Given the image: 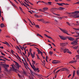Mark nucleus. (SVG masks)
<instances>
[{
	"label": "nucleus",
	"mask_w": 79,
	"mask_h": 79,
	"mask_svg": "<svg viewBox=\"0 0 79 79\" xmlns=\"http://www.w3.org/2000/svg\"><path fill=\"white\" fill-rule=\"evenodd\" d=\"M2 66L5 69V71L8 72V68H9V65L8 64H0V67L1 68V70H2Z\"/></svg>",
	"instance_id": "1"
},
{
	"label": "nucleus",
	"mask_w": 79,
	"mask_h": 79,
	"mask_svg": "<svg viewBox=\"0 0 79 79\" xmlns=\"http://www.w3.org/2000/svg\"><path fill=\"white\" fill-rule=\"evenodd\" d=\"M57 4L58 5H59L60 6H63V5H69V4L67 3H57Z\"/></svg>",
	"instance_id": "2"
},
{
	"label": "nucleus",
	"mask_w": 79,
	"mask_h": 79,
	"mask_svg": "<svg viewBox=\"0 0 79 79\" xmlns=\"http://www.w3.org/2000/svg\"><path fill=\"white\" fill-rule=\"evenodd\" d=\"M33 69L34 70V71H35V72H38V73H39V71H40V70H39V69L36 67L33 68Z\"/></svg>",
	"instance_id": "3"
},
{
	"label": "nucleus",
	"mask_w": 79,
	"mask_h": 79,
	"mask_svg": "<svg viewBox=\"0 0 79 79\" xmlns=\"http://www.w3.org/2000/svg\"><path fill=\"white\" fill-rule=\"evenodd\" d=\"M59 36L62 40H66V38L64 37L63 36H60V35H59Z\"/></svg>",
	"instance_id": "4"
},
{
	"label": "nucleus",
	"mask_w": 79,
	"mask_h": 79,
	"mask_svg": "<svg viewBox=\"0 0 79 79\" xmlns=\"http://www.w3.org/2000/svg\"><path fill=\"white\" fill-rule=\"evenodd\" d=\"M44 36H46V37H48V38H49V39H51L53 41H54V40H53V38H52L51 37H50V36H48L47 34H44Z\"/></svg>",
	"instance_id": "5"
},
{
	"label": "nucleus",
	"mask_w": 79,
	"mask_h": 79,
	"mask_svg": "<svg viewBox=\"0 0 79 79\" xmlns=\"http://www.w3.org/2000/svg\"><path fill=\"white\" fill-rule=\"evenodd\" d=\"M61 31H62V32H63L64 33H65V34H68V35H69V34L67 33V31L64 30H63L62 29H60Z\"/></svg>",
	"instance_id": "6"
},
{
	"label": "nucleus",
	"mask_w": 79,
	"mask_h": 79,
	"mask_svg": "<svg viewBox=\"0 0 79 79\" xmlns=\"http://www.w3.org/2000/svg\"><path fill=\"white\" fill-rule=\"evenodd\" d=\"M67 38L69 39V40L73 41L74 40V38L71 37H67Z\"/></svg>",
	"instance_id": "7"
},
{
	"label": "nucleus",
	"mask_w": 79,
	"mask_h": 79,
	"mask_svg": "<svg viewBox=\"0 0 79 79\" xmlns=\"http://www.w3.org/2000/svg\"><path fill=\"white\" fill-rule=\"evenodd\" d=\"M72 44H75V45H77V40H75V41H73L72 43Z\"/></svg>",
	"instance_id": "8"
},
{
	"label": "nucleus",
	"mask_w": 79,
	"mask_h": 79,
	"mask_svg": "<svg viewBox=\"0 0 79 79\" xmlns=\"http://www.w3.org/2000/svg\"><path fill=\"white\" fill-rule=\"evenodd\" d=\"M61 70V71H68V69L66 68H63L62 69H60Z\"/></svg>",
	"instance_id": "9"
},
{
	"label": "nucleus",
	"mask_w": 79,
	"mask_h": 79,
	"mask_svg": "<svg viewBox=\"0 0 79 79\" xmlns=\"http://www.w3.org/2000/svg\"><path fill=\"white\" fill-rule=\"evenodd\" d=\"M67 51H69V49L67 48H65L64 50V52L65 53L66 52H67Z\"/></svg>",
	"instance_id": "10"
},
{
	"label": "nucleus",
	"mask_w": 79,
	"mask_h": 79,
	"mask_svg": "<svg viewBox=\"0 0 79 79\" xmlns=\"http://www.w3.org/2000/svg\"><path fill=\"white\" fill-rule=\"evenodd\" d=\"M51 3H52V2H48V3H45V5H52Z\"/></svg>",
	"instance_id": "11"
},
{
	"label": "nucleus",
	"mask_w": 79,
	"mask_h": 79,
	"mask_svg": "<svg viewBox=\"0 0 79 79\" xmlns=\"http://www.w3.org/2000/svg\"><path fill=\"white\" fill-rule=\"evenodd\" d=\"M11 66L12 67V69H13V71H16V69H15L14 66H13V65H11Z\"/></svg>",
	"instance_id": "12"
},
{
	"label": "nucleus",
	"mask_w": 79,
	"mask_h": 79,
	"mask_svg": "<svg viewBox=\"0 0 79 79\" xmlns=\"http://www.w3.org/2000/svg\"><path fill=\"white\" fill-rule=\"evenodd\" d=\"M15 65L17 66L18 68H19L20 67V65H19V64L16 62H15Z\"/></svg>",
	"instance_id": "13"
},
{
	"label": "nucleus",
	"mask_w": 79,
	"mask_h": 79,
	"mask_svg": "<svg viewBox=\"0 0 79 79\" xmlns=\"http://www.w3.org/2000/svg\"><path fill=\"white\" fill-rule=\"evenodd\" d=\"M77 52L78 53V54H79V49H78V50H77ZM76 57L77 58H79V55H76Z\"/></svg>",
	"instance_id": "14"
},
{
	"label": "nucleus",
	"mask_w": 79,
	"mask_h": 79,
	"mask_svg": "<svg viewBox=\"0 0 79 79\" xmlns=\"http://www.w3.org/2000/svg\"><path fill=\"white\" fill-rule=\"evenodd\" d=\"M65 45H66V43H62L60 44V45L62 47H64V46H65Z\"/></svg>",
	"instance_id": "15"
},
{
	"label": "nucleus",
	"mask_w": 79,
	"mask_h": 79,
	"mask_svg": "<svg viewBox=\"0 0 79 79\" xmlns=\"http://www.w3.org/2000/svg\"><path fill=\"white\" fill-rule=\"evenodd\" d=\"M75 73H76V70H74L73 72V76L72 77V78L74 77V76H75Z\"/></svg>",
	"instance_id": "16"
},
{
	"label": "nucleus",
	"mask_w": 79,
	"mask_h": 79,
	"mask_svg": "<svg viewBox=\"0 0 79 79\" xmlns=\"http://www.w3.org/2000/svg\"><path fill=\"white\" fill-rule=\"evenodd\" d=\"M77 62V60H72L70 62V63H76Z\"/></svg>",
	"instance_id": "17"
},
{
	"label": "nucleus",
	"mask_w": 79,
	"mask_h": 79,
	"mask_svg": "<svg viewBox=\"0 0 79 79\" xmlns=\"http://www.w3.org/2000/svg\"><path fill=\"white\" fill-rule=\"evenodd\" d=\"M37 36H39V37H40L41 38H43L42 36L39 33H38L37 35Z\"/></svg>",
	"instance_id": "18"
},
{
	"label": "nucleus",
	"mask_w": 79,
	"mask_h": 79,
	"mask_svg": "<svg viewBox=\"0 0 79 79\" xmlns=\"http://www.w3.org/2000/svg\"><path fill=\"white\" fill-rule=\"evenodd\" d=\"M43 11H46V10H48V8L47 7H44V8H43Z\"/></svg>",
	"instance_id": "19"
},
{
	"label": "nucleus",
	"mask_w": 79,
	"mask_h": 79,
	"mask_svg": "<svg viewBox=\"0 0 79 79\" xmlns=\"http://www.w3.org/2000/svg\"><path fill=\"white\" fill-rule=\"evenodd\" d=\"M9 2H10V3H11V4L12 5H13V6H15V4H14V3H13L12 2H11V1L9 0Z\"/></svg>",
	"instance_id": "20"
},
{
	"label": "nucleus",
	"mask_w": 79,
	"mask_h": 79,
	"mask_svg": "<svg viewBox=\"0 0 79 79\" xmlns=\"http://www.w3.org/2000/svg\"><path fill=\"white\" fill-rule=\"evenodd\" d=\"M64 8H63L62 7H60L58 8V10H63Z\"/></svg>",
	"instance_id": "21"
},
{
	"label": "nucleus",
	"mask_w": 79,
	"mask_h": 79,
	"mask_svg": "<svg viewBox=\"0 0 79 79\" xmlns=\"http://www.w3.org/2000/svg\"><path fill=\"white\" fill-rule=\"evenodd\" d=\"M37 2V4H38V3H42V2L43 3H45V2H44V1H36Z\"/></svg>",
	"instance_id": "22"
},
{
	"label": "nucleus",
	"mask_w": 79,
	"mask_h": 79,
	"mask_svg": "<svg viewBox=\"0 0 79 79\" xmlns=\"http://www.w3.org/2000/svg\"><path fill=\"white\" fill-rule=\"evenodd\" d=\"M3 43H4V44H6L7 45H9V44L6 41H5V42H3Z\"/></svg>",
	"instance_id": "23"
},
{
	"label": "nucleus",
	"mask_w": 79,
	"mask_h": 79,
	"mask_svg": "<svg viewBox=\"0 0 79 79\" xmlns=\"http://www.w3.org/2000/svg\"><path fill=\"white\" fill-rule=\"evenodd\" d=\"M52 63H53V64H57V63H58V62H55L54 61H53L52 62Z\"/></svg>",
	"instance_id": "24"
},
{
	"label": "nucleus",
	"mask_w": 79,
	"mask_h": 79,
	"mask_svg": "<svg viewBox=\"0 0 79 79\" xmlns=\"http://www.w3.org/2000/svg\"><path fill=\"white\" fill-rule=\"evenodd\" d=\"M31 55L32 58H34L35 55H33L32 53H31Z\"/></svg>",
	"instance_id": "25"
},
{
	"label": "nucleus",
	"mask_w": 79,
	"mask_h": 79,
	"mask_svg": "<svg viewBox=\"0 0 79 79\" xmlns=\"http://www.w3.org/2000/svg\"><path fill=\"white\" fill-rule=\"evenodd\" d=\"M3 26H5L3 23H1L0 25V27L2 28L3 27Z\"/></svg>",
	"instance_id": "26"
},
{
	"label": "nucleus",
	"mask_w": 79,
	"mask_h": 79,
	"mask_svg": "<svg viewBox=\"0 0 79 79\" xmlns=\"http://www.w3.org/2000/svg\"><path fill=\"white\" fill-rule=\"evenodd\" d=\"M48 58V56H46V61H47V62H48V60H47V59Z\"/></svg>",
	"instance_id": "27"
},
{
	"label": "nucleus",
	"mask_w": 79,
	"mask_h": 79,
	"mask_svg": "<svg viewBox=\"0 0 79 79\" xmlns=\"http://www.w3.org/2000/svg\"><path fill=\"white\" fill-rule=\"evenodd\" d=\"M43 23L44 24H48V23H49V22H45V21H44Z\"/></svg>",
	"instance_id": "28"
},
{
	"label": "nucleus",
	"mask_w": 79,
	"mask_h": 79,
	"mask_svg": "<svg viewBox=\"0 0 79 79\" xmlns=\"http://www.w3.org/2000/svg\"><path fill=\"white\" fill-rule=\"evenodd\" d=\"M75 13H79V11H76L74 12Z\"/></svg>",
	"instance_id": "29"
},
{
	"label": "nucleus",
	"mask_w": 79,
	"mask_h": 79,
	"mask_svg": "<svg viewBox=\"0 0 79 79\" xmlns=\"http://www.w3.org/2000/svg\"><path fill=\"white\" fill-rule=\"evenodd\" d=\"M77 48H78V46H77L74 48V49H77Z\"/></svg>",
	"instance_id": "30"
},
{
	"label": "nucleus",
	"mask_w": 79,
	"mask_h": 79,
	"mask_svg": "<svg viewBox=\"0 0 79 79\" xmlns=\"http://www.w3.org/2000/svg\"><path fill=\"white\" fill-rule=\"evenodd\" d=\"M35 17H36V18H39V16H38V15H37L36 14L35 15Z\"/></svg>",
	"instance_id": "31"
},
{
	"label": "nucleus",
	"mask_w": 79,
	"mask_h": 79,
	"mask_svg": "<svg viewBox=\"0 0 79 79\" xmlns=\"http://www.w3.org/2000/svg\"><path fill=\"white\" fill-rule=\"evenodd\" d=\"M37 20L38 21H42V20H43V19H37Z\"/></svg>",
	"instance_id": "32"
},
{
	"label": "nucleus",
	"mask_w": 79,
	"mask_h": 79,
	"mask_svg": "<svg viewBox=\"0 0 79 79\" xmlns=\"http://www.w3.org/2000/svg\"><path fill=\"white\" fill-rule=\"evenodd\" d=\"M49 54H50V55H52V54H53V52L50 51L49 52Z\"/></svg>",
	"instance_id": "33"
},
{
	"label": "nucleus",
	"mask_w": 79,
	"mask_h": 79,
	"mask_svg": "<svg viewBox=\"0 0 79 79\" xmlns=\"http://www.w3.org/2000/svg\"><path fill=\"white\" fill-rule=\"evenodd\" d=\"M25 1L26 2H27V3H29V1L28 0H27V1L25 0Z\"/></svg>",
	"instance_id": "34"
},
{
	"label": "nucleus",
	"mask_w": 79,
	"mask_h": 79,
	"mask_svg": "<svg viewBox=\"0 0 79 79\" xmlns=\"http://www.w3.org/2000/svg\"><path fill=\"white\" fill-rule=\"evenodd\" d=\"M30 72L31 73V74H33V72H32V70H31V69H30Z\"/></svg>",
	"instance_id": "35"
},
{
	"label": "nucleus",
	"mask_w": 79,
	"mask_h": 79,
	"mask_svg": "<svg viewBox=\"0 0 79 79\" xmlns=\"http://www.w3.org/2000/svg\"><path fill=\"white\" fill-rule=\"evenodd\" d=\"M1 54L2 55H3V56H5V55L2 52H1Z\"/></svg>",
	"instance_id": "36"
},
{
	"label": "nucleus",
	"mask_w": 79,
	"mask_h": 79,
	"mask_svg": "<svg viewBox=\"0 0 79 79\" xmlns=\"http://www.w3.org/2000/svg\"><path fill=\"white\" fill-rule=\"evenodd\" d=\"M54 14L55 15H56V16H60V15H59V14H56L55 13H54Z\"/></svg>",
	"instance_id": "37"
},
{
	"label": "nucleus",
	"mask_w": 79,
	"mask_h": 79,
	"mask_svg": "<svg viewBox=\"0 0 79 79\" xmlns=\"http://www.w3.org/2000/svg\"><path fill=\"white\" fill-rule=\"evenodd\" d=\"M37 52H38V54H39V53H40V51L38 49V51H37Z\"/></svg>",
	"instance_id": "38"
},
{
	"label": "nucleus",
	"mask_w": 79,
	"mask_h": 79,
	"mask_svg": "<svg viewBox=\"0 0 79 79\" xmlns=\"http://www.w3.org/2000/svg\"><path fill=\"white\" fill-rule=\"evenodd\" d=\"M23 4V5H24V6H26V7L27 8V6H26V5H25V4H24V3H22Z\"/></svg>",
	"instance_id": "39"
},
{
	"label": "nucleus",
	"mask_w": 79,
	"mask_h": 79,
	"mask_svg": "<svg viewBox=\"0 0 79 79\" xmlns=\"http://www.w3.org/2000/svg\"><path fill=\"white\" fill-rule=\"evenodd\" d=\"M66 24H68V25H69V26H71V25H70V23H69V22H66Z\"/></svg>",
	"instance_id": "40"
},
{
	"label": "nucleus",
	"mask_w": 79,
	"mask_h": 79,
	"mask_svg": "<svg viewBox=\"0 0 79 79\" xmlns=\"http://www.w3.org/2000/svg\"><path fill=\"white\" fill-rule=\"evenodd\" d=\"M32 64L33 67V68H35V66H34V64L33 63H32Z\"/></svg>",
	"instance_id": "41"
},
{
	"label": "nucleus",
	"mask_w": 79,
	"mask_h": 79,
	"mask_svg": "<svg viewBox=\"0 0 79 79\" xmlns=\"http://www.w3.org/2000/svg\"><path fill=\"white\" fill-rule=\"evenodd\" d=\"M19 9L20 10H21V11H23V10H22V8H21V7H19Z\"/></svg>",
	"instance_id": "42"
},
{
	"label": "nucleus",
	"mask_w": 79,
	"mask_h": 79,
	"mask_svg": "<svg viewBox=\"0 0 79 79\" xmlns=\"http://www.w3.org/2000/svg\"><path fill=\"white\" fill-rule=\"evenodd\" d=\"M60 71H61V69H60V70H58L57 71H56V73H58V72H59Z\"/></svg>",
	"instance_id": "43"
},
{
	"label": "nucleus",
	"mask_w": 79,
	"mask_h": 79,
	"mask_svg": "<svg viewBox=\"0 0 79 79\" xmlns=\"http://www.w3.org/2000/svg\"><path fill=\"white\" fill-rule=\"evenodd\" d=\"M36 56L37 57V59L38 60H40V58H39V56H38V55H36Z\"/></svg>",
	"instance_id": "44"
},
{
	"label": "nucleus",
	"mask_w": 79,
	"mask_h": 79,
	"mask_svg": "<svg viewBox=\"0 0 79 79\" xmlns=\"http://www.w3.org/2000/svg\"><path fill=\"white\" fill-rule=\"evenodd\" d=\"M69 51L67 52V53H69V54H71V52L69 51Z\"/></svg>",
	"instance_id": "45"
},
{
	"label": "nucleus",
	"mask_w": 79,
	"mask_h": 79,
	"mask_svg": "<svg viewBox=\"0 0 79 79\" xmlns=\"http://www.w3.org/2000/svg\"><path fill=\"white\" fill-rule=\"evenodd\" d=\"M75 30L76 31H79V28H75Z\"/></svg>",
	"instance_id": "46"
},
{
	"label": "nucleus",
	"mask_w": 79,
	"mask_h": 79,
	"mask_svg": "<svg viewBox=\"0 0 79 79\" xmlns=\"http://www.w3.org/2000/svg\"><path fill=\"white\" fill-rule=\"evenodd\" d=\"M40 11H42V12H44V10H42V9H40L39 10Z\"/></svg>",
	"instance_id": "47"
},
{
	"label": "nucleus",
	"mask_w": 79,
	"mask_h": 79,
	"mask_svg": "<svg viewBox=\"0 0 79 79\" xmlns=\"http://www.w3.org/2000/svg\"><path fill=\"white\" fill-rule=\"evenodd\" d=\"M77 75H79V72L78 71L77 72Z\"/></svg>",
	"instance_id": "48"
},
{
	"label": "nucleus",
	"mask_w": 79,
	"mask_h": 79,
	"mask_svg": "<svg viewBox=\"0 0 79 79\" xmlns=\"http://www.w3.org/2000/svg\"><path fill=\"white\" fill-rule=\"evenodd\" d=\"M18 76L19 77H20V78L21 75L20 74H18Z\"/></svg>",
	"instance_id": "49"
},
{
	"label": "nucleus",
	"mask_w": 79,
	"mask_h": 79,
	"mask_svg": "<svg viewBox=\"0 0 79 79\" xmlns=\"http://www.w3.org/2000/svg\"><path fill=\"white\" fill-rule=\"evenodd\" d=\"M52 45H54V47H56V45H55V44H54V43H52Z\"/></svg>",
	"instance_id": "50"
},
{
	"label": "nucleus",
	"mask_w": 79,
	"mask_h": 79,
	"mask_svg": "<svg viewBox=\"0 0 79 79\" xmlns=\"http://www.w3.org/2000/svg\"><path fill=\"white\" fill-rule=\"evenodd\" d=\"M3 58V59H5V60H8L6 58H3V57H2Z\"/></svg>",
	"instance_id": "51"
},
{
	"label": "nucleus",
	"mask_w": 79,
	"mask_h": 79,
	"mask_svg": "<svg viewBox=\"0 0 79 79\" xmlns=\"http://www.w3.org/2000/svg\"><path fill=\"white\" fill-rule=\"evenodd\" d=\"M75 4H79V1L75 3Z\"/></svg>",
	"instance_id": "52"
},
{
	"label": "nucleus",
	"mask_w": 79,
	"mask_h": 79,
	"mask_svg": "<svg viewBox=\"0 0 79 79\" xmlns=\"http://www.w3.org/2000/svg\"><path fill=\"white\" fill-rule=\"evenodd\" d=\"M36 27L39 28V25H37L36 26Z\"/></svg>",
	"instance_id": "53"
},
{
	"label": "nucleus",
	"mask_w": 79,
	"mask_h": 79,
	"mask_svg": "<svg viewBox=\"0 0 79 79\" xmlns=\"http://www.w3.org/2000/svg\"><path fill=\"white\" fill-rule=\"evenodd\" d=\"M76 32V33L77 34H79V31H75Z\"/></svg>",
	"instance_id": "54"
},
{
	"label": "nucleus",
	"mask_w": 79,
	"mask_h": 79,
	"mask_svg": "<svg viewBox=\"0 0 79 79\" xmlns=\"http://www.w3.org/2000/svg\"><path fill=\"white\" fill-rule=\"evenodd\" d=\"M17 48H18V49H19V50H20V48H19V47L18 46H16Z\"/></svg>",
	"instance_id": "55"
},
{
	"label": "nucleus",
	"mask_w": 79,
	"mask_h": 79,
	"mask_svg": "<svg viewBox=\"0 0 79 79\" xmlns=\"http://www.w3.org/2000/svg\"><path fill=\"white\" fill-rule=\"evenodd\" d=\"M43 64H45V60H44L43 61Z\"/></svg>",
	"instance_id": "56"
},
{
	"label": "nucleus",
	"mask_w": 79,
	"mask_h": 79,
	"mask_svg": "<svg viewBox=\"0 0 79 79\" xmlns=\"http://www.w3.org/2000/svg\"><path fill=\"white\" fill-rule=\"evenodd\" d=\"M15 2H16V3H17V4H18V2H17V1L16 0H15Z\"/></svg>",
	"instance_id": "57"
},
{
	"label": "nucleus",
	"mask_w": 79,
	"mask_h": 79,
	"mask_svg": "<svg viewBox=\"0 0 79 79\" xmlns=\"http://www.w3.org/2000/svg\"><path fill=\"white\" fill-rule=\"evenodd\" d=\"M30 46H36V45L35 44H32L31 45H30Z\"/></svg>",
	"instance_id": "58"
},
{
	"label": "nucleus",
	"mask_w": 79,
	"mask_h": 79,
	"mask_svg": "<svg viewBox=\"0 0 79 79\" xmlns=\"http://www.w3.org/2000/svg\"><path fill=\"white\" fill-rule=\"evenodd\" d=\"M28 20L29 21V22H30V23H32V22H31V20H30L29 19H28Z\"/></svg>",
	"instance_id": "59"
},
{
	"label": "nucleus",
	"mask_w": 79,
	"mask_h": 79,
	"mask_svg": "<svg viewBox=\"0 0 79 79\" xmlns=\"http://www.w3.org/2000/svg\"><path fill=\"white\" fill-rule=\"evenodd\" d=\"M30 66L32 68V69H33L34 68V67H33V66H32V64H31Z\"/></svg>",
	"instance_id": "60"
},
{
	"label": "nucleus",
	"mask_w": 79,
	"mask_h": 79,
	"mask_svg": "<svg viewBox=\"0 0 79 79\" xmlns=\"http://www.w3.org/2000/svg\"><path fill=\"white\" fill-rule=\"evenodd\" d=\"M28 11L29 13H31V14H32V12H31V11H30V10H28Z\"/></svg>",
	"instance_id": "61"
},
{
	"label": "nucleus",
	"mask_w": 79,
	"mask_h": 79,
	"mask_svg": "<svg viewBox=\"0 0 79 79\" xmlns=\"http://www.w3.org/2000/svg\"><path fill=\"white\" fill-rule=\"evenodd\" d=\"M19 47L20 48H21V49H22V47H21V45H19Z\"/></svg>",
	"instance_id": "62"
},
{
	"label": "nucleus",
	"mask_w": 79,
	"mask_h": 79,
	"mask_svg": "<svg viewBox=\"0 0 79 79\" xmlns=\"http://www.w3.org/2000/svg\"><path fill=\"white\" fill-rule=\"evenodd\" d=\"M23 74H25V75H26V72H23Z\"/></svg>",
	"instance_id": "63"
},
{
	"label": "nucleus",
	"mask_w": 79,
	"mask_h": 79,
	"mask_svg": "<svg viewBox=\"0 0 79 79\" xmlns=\"http://www.w3.org/2000/svg\"><path fill=\"white\" fill-rule=\"evenodd\" d=\"M71 76V74H70L68 76V78H69V77H70V76Z\"/></svg>",
	"instance_id": "64"
}]
</instances>
